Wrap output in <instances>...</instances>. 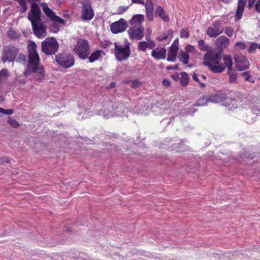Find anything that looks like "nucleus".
Returning <instances> with one entry per match:
<instances>
[{
    "mask_svg": "<svg viewBox=\"0 0 260 260\" xmlns=\"http://www.w3.org/2000/svg\"><path fill=\"white\" fill-rule=\"evenodd\" d=\"M41 10L39 6L32 3L27 18L31 22L34 34L39 38L47 36L46 27L41 19Z\"/></svg>",
    "mask_w": 260,
    "mask_h": 260,
    "instance_id": "f257e3e1",
    "label": "nucleus"
},
{
    "mask_svg": "<svg viewBox=\"0 0 260 260\" xmlns=\"http://www.w3.org/2000/svg\"><path fill=\"white\" fill-rule=\"evenodd\" d=\"M28 51V68L35 73L34 77L38 81L44 79V74L43 68L40 64V58L37 52V45L32 41H29L27 45Z\"/></svg>",
    "mask_w": 260,
    "mask_h": 260,
    "instance_id": "f03ea898",
    "label": "nucleus"
},
{
    "mask_svg": "<svg viewBox=\"0 0 260 260\" xmlns=\"http://www.w3.org/2000/svg\"><path fill=\"white\" fill-rule=\"evenodd\" d=\"M203 64L208 67L214 73H220L225 70L224 64L220 63L221 56L219 53L213 50L204 55Z\"/></svg>",
    "mask_w": 260,
    "mask_h": 260,
    "instance_id": "7ed1b4c3",
    "label": "nucleus"
},
{
    "mask_svg": "<svg viewBox=\"0 0 260 260\" xmlns=\"http://www.w3.org/2000/svg\"><path fill=\"white\" fill-rule=\"evenodd\" d=\"M58 48V43L54 38L48 37L41 43L42 51L46 55L55 54Z\"/></svg>",
    "mask_w": 260,
    "mask_h": 260,
    "instance_id": "20e7f679",
    "label": "nucleus"
},
{
    "mask_svg": "<svg viewBox=\"0 0 260 260\" xmlns=\"http://www.w3.org/2000/svg\"><path fill=\"white\" fill-rule=\"evenodd\" d=\"M114 53L117 60L122 61L126 60L129 56L130 49L128 42L125 41L124 45L114 43Z\"/></svg>",
    "mask_w": 260,
    "mask_h": 260,
    "instance_id": "39448f33",
    "label": "nucleus"
},
{
    "mask_svg": "<svg viewBox=\"0 0 260 260\" xmlns=\"http://www.w3.org/2000/svg\"><path fill=\"white\" fill-rule=\"evenodd\" d=\"M74 50L77 55L82 59H85L89 54V46L87 41L79 40L75 46Z\"/></svg>",
    "mask_w": 260,
    "mask_h": 260,
    "instance_id": "423d86ee",
    "label": "nucleus"
},
{
    "mask_svg": "<svg viewBox=\"0 0 260 260\" xmlns=\"http://www.w3.org/2000/svg\"><path fill=\"white\" fill-rule=\"evenodd\" d=\"M55 60L58 64L66 68H70L74 64L73 56L66 54H59L56 55Z\"/></svg>",
    "mask_w": 260,
    "mask_h": 260,
    "instance_id": "0eeeda50",
    "label": "nucleus"
},
{
    "mask_svg": "<svg viewBox=\"0 0 260 260\" xmlns=\"http://www.w3.org/2000/svg\"><path fill=\"white\" fill-rule=\"evenodd\" d=\"M223 30L224 27L219 21H217L212 22L211 26L207 28L206 33L210 38H216L221 34Z\"/></svg>",
    "mask_w": 260,
    "mask_h": 260,
    "instance_id": "6e6552de",
    "label": "nucleus"
},
{
    "mask_svg": "<svg viewBox=\"0 0 260 260\" xmlns=\"http://www.w3.org/2000/svg\"><path fill=\"white\" fill-rule=\"evenodd\" d=\"M17 54V50L13 47H5L3 49L2 60L3 63L7 61L9 62L13 61Z\"/></svg>",
    "mask_w": 260,
    "mask_h": 260,
    "instance_id": "1a4fd4ad",
    "label": "nucleus"
},
{
    "mask_svg": "<svg viewBox=\"0 0 260 260\" xmlns=\"http://www.w3.org/2000/svg\"><path fill=\"white\" fill-rule=\"evenodd\" d=\"M127 26V23L124 19H120L111 24L110 29L114 34H117L124 31Z\"/></svg>",
    "mask_w": 260,
    "mask_h": 260,
    "instance_id": "9d476101",
    "label": "nucleus"
},
{
    "mask_svg": "<svg viewBox=\"0 0 260 260\" xmlns=\"http://www.w3.org/2000/svg\"><path fill=\"white\" fill-rule=\"evenodd\" d=\"M234 58L238 70L243 71L248 68L249 63L246 57L242 55H236Z\"/></svg>",
    "mask_w": 260,
    "mask_h": 260,
    "instance_id": "9b49d317",
    "label": "nucleus"
},
{
    "mask_svg": "<svg viewBox=\"0 0 260 260\" xmlns=\"http://www.w3.org/2000/svg\"><path fill=\"white\" fill-rule=\"evenodd\" d=\"M41 5L44 13L52 21L61 24H63L64 23V21L63 19L55 15L54 13L48 8L46 3H42Z\"/></svg>",
    "mask_w": 260,
    "mask_h": 260,
    "instance_id": "f8f14e48",
    "label": "nucleus"
},
{
    "mask_svg": "<svg viewBox=\"0 0 260 260\" xmlns=\"http://www.w3.org/2000/svg\"><path fill=\"white\" fill-rule=\"evenodd\" d=\"M127 32L129 37L132 39L141 40L144 36V28L142 27H132Z\"/></svg>",
    "mask_w": 260,
    "mask_h": 260,
    "instance_id": "ddd939ff",
    "label": "nucleus"
},
{
    "mask_svg": "<svg viewBox=\"0 0 260 260\" xmlns=\"http://www.w3.org/2000/svg\"><path fill=\"white\" fill-rule=\"evenodd\" d=\"M82 18L85 20L91 19L94 15L91 5L88 4H84L82 6Z\"/></svg>",
    "mask_w": 260,
    "mask_h": 260,
    "instance_id": "4468645a",
    "label": "nucleus"
},
{
    "mask_svg": "<svg viewBox=\"0 0 260 260\" xmlns=\"http://www.w3.org/2000/svg\"><path fill=\"white\" fill-rule=\"evenodd\" d=\"M166 49L165 47H158L152 50L151 55L155 59H164L166 56Z\"/></svg>",
    "mask_w": 260,
    "mask_h": 260,
    "instance_id": "2eb2a0df",
    "label": "nucleus"
},
{
    "mask_svg": "<svg viewBox=\"0 0 260 260\" xmlns=\"http://www.w3.org/2000/svg\"><path fill=\"white\" fill-rule=\"evenodd\" d=\"M215 44L220 51H222L229 46L230 44V40L225 36H221L215 40Z\"/></svg>",
    "mask_w": 260,
    "mask_h": 260,
    "instance_id": "dca6fc26",
    "label": "nucleus"
},
{
    "mask_svg": "<svg viewBox=\"0 0 260 260\" xmlns=\"http://www.w3.org/2000/svg\"><path fill=\"white\" fill-rule=\"evenodd\" d=\"M155 47V43L151 40L148 39L147 42H140L138 45V49L142 51H146L147 48L152 49Z\"/></svg>",
    "mask_w": 260,
    "mask_h": 260,
    "instance_id": "f3484780",
    "label": "nucleus"
},
{
    "mask_svg": "<svg viewBox=\"0 0 260 260\" xmlns=\"http://www.w3.org/2000/svg\"><path fill=\"white\" fill-rule=\"evenodd\" d=\"M145 5L147 18L149 21H152L153 19L154 7L151 1L146 0Z\"/></svg>",
    "mask_w": 260,
    "mask_h": 260,
    "instance_id": "a211bd4d",
    "label": "nucleus"
},
{
    "mask_svg": "<svg viewBox=\"0 0 260 260\" xmlns=\"http://www.w3.org/2000/svg\"><path fill=\"white\" fill-rule=\"evenodd\" d=\"M144 20V16L143 15L139 14L135 15L130 20L129 23L132 27H142L141 24Z\"/></svg>",
    "mask_w": 260,
    "mask_h": 260,
    "instance_id": "6ab92c4d",
    "label": "nucleus"
},
{
    "mask_svg": "<svg viewBox=\"0 0 260 260\" xmlns=\"http://www.w3.org/2000/svg\"><path fill=\"white\" fill-rule=\"evenodd\" d=\"M177 51L178 47L176 45H172L168 53L167 60L169 61H174L176 58Z\"/></svg>",
    "mask_w": 260,
    "mask_h": 260,
    "instance_id": "aec40b11",
    "label": "nucleus"
},
{
    "mask_svg": "<svg viewBox=\"0 0 260 260\" xmlns=\"http://www.w3.org/2000/svg\"><path fill=\"white\" fill-rule=\"evenodd\" d=\"M245 4L246 1L245 0H239L238 6L236 11V16L238 19L241 18Z\"/></svg>",
    "mask_w": 260,
    "mask_h": 260,
    "instance_id": "412c9836",
    "label": "nucleus"
},
{
    "mask_svg": "<svg viewBox=\"0 0 260 260\" xmlns=\"http://www.w3.org/2000/svg\"><path fill=\"white\" fill-rule=\"evenodd\" d=\"M155 14L158 15L164 21H169V16L165 14L163 8L161 6H158L155 10Z\"/></svg>",
    "mask_w": 260,
    "mask_h": 260,
    "instance_id": "4be33fe9",
    "label": "nucleus"
},
{
    "mask_svg": "<svg viewBox=\"0 0 260 260\" xmlns=\"http://www.w3.org/2000/svg\"><path fill=\"white\" fill-rule=\"evenodd\" d=\"M228 75L229 76V82L230 83L233 84L237 82L238 75L235 70L228 71Z\"/></svg>",
    "mask_w": 260,
    "mask_h": 260,
    "instance_id": "5701e85b",
    "label": "nucleus"
},
{
    "mask_svg": "<svg viewBox=\"0 0 260 260\" xmlns=\"http://www.w3.org/2000/svg\"><path fill=\"white\" fill-rule=\"evenodd\" d=\"M224 63L227 67L228 71L232 70L233 66V60L231 56L229 55H225L223 57Z\"/></svg>",
    "mask_w": 260,
    "mask_h": 260,
    "instance_id": "b1692460",
    "label": "nucleus"
},
{
    "mask_svg": "<svg viewBox=\"0 0 260 260\" xmlns=\"http://www.w3.org/2000/svg\"><path fill=\"white\" fill-rule=\"evenodd\" d=\"M198 45L202 51L208 52L213 50L210 46L208 45L203 40H200L198 41Z\"/></svg>",
    "mask_w": 260,
    "mask_h": 260,
    "instance_id": "393cba45",
    "label": "nucleus"
},
{
    "mask_svg": "<svg viewBox=\"0 0 260 260\" xmlns=\"http://www.w3.org/2000/svg\"><path fill=\"white\" fill-rule=\"evenodd\" d=\"M102 53V51L100 50H98L93 52L88 57L89 61L90 62H93L98 60L101 56Z\"/></svg>",
    "mask_w": 260,
    "mask_h": 260,
    "instance_id": "a878e982",
    "label": "nucleus"
},
{
    "mask_svg": "<svg viewBox=\"0 0 260 260\" xmlns=\"http://www.w3.org/2000/svg\"><path fill=\"white\" fill-rule=\"evenodd\" d=\"M179 58L180 61L184 64H187L188 62L189 55L186 52L181 51Z\"/></svg>",
    "mask_w": 260,
    "mask_h": 260,
    "instance_id": "bb28decb",
    "label": "nucleus"
},
{
    "mask_svg": "<svg viewBox=\"0 0 260 260\" xmlns=\"http://www.w3.org/2000/svg\"><path fill=\"white\" fill-rule=\"evenodd\" d=\"M181 77L180 79V84L183 86H185L188 84V77L186 73L181 72L180 73Z\"/></svg>",
    "mask_w": 260,
    "mask_h": 260,
    "instance_id": "cd10ccee",
    "label": "nucleus"
},
{
    "mask_svg": "<svg viewBox=\"0 0 260 260\" xmlns=\"http://www.w3.org/2000/svg\"><path fill=\"white\" fill-rule=\"evenodd\" d=\"M8 36L13 39H16L19 38V35L14 30L10 29L7 32Z\"/></svg>",
    "mask_w": 260,
    "mask_h": 260,
    "instance_id": "c85d7f7f",
    "label": "nucleus"
},
{
    "mask_svg": "<svg viewBox=\"0 0 260 260\" xmlns=\"http://www.w3.org/2000/svg\"><path fill=\"white\" fill-rule=\"evenodd\" d=\"M7 122L12 127L14 128H17L19 126V123L15 119L11 117L8 118Z\"/></svg>",
    "mask_w": 260,
    "mask_h": 260,
    "instance_id": "c756f323",
    "label": "nucleus"
},
{
    "mask_svg": "<svg viewBox=\"0 0 260 260\" xmlns=\"http://www.w3.org/2000/svg\"><path fill=\"white\" fill-rule=\"evenodd\" d=\"M9 73L7 69H4L0 71V80L7 79Z\"/></svg>",
    "mask_w": 260,
    "mask_h": 260,
    "instance_id": "7c9ffc66",
    "label": "nucleus"
},
{
    "mask_svg": "<svg viewBox=\"0 0 260 260\" xmlns=\"http://www.w3.org/2000/svg\"><path fill=\"white\" fill-rule=\"evenodd\" d=\"M185 51L187 54L188 53H192L193 54L197 53V51L196 50L195 47L193 46L188 45L186 46Z\"/></svg>",
    "mask_w": 260,
    "mask_h": 260,
    "instance_id": "2f4dec72",
    "label": "nucleus"
},
{
    "mask_svg": "<svg viewBox=\"0 0 260 260\" xmlns=\"http://www.w3.org/2000/svg\"><path fill=\"white\" fill-rule=\"evenodd\" d=\"M224 33L228 37H232V36L234 34V30L232 27L227 26L225 28H224Z\"/></svg>",
    "mask_w": 260,
    "mask_h": 260,
    "instance_id": "473e14b6",
    "label": "nucleus"
},
{
    "mask_svg": "<svg viewBox=\"0 0 260 260\" xmlns=\"http://www.w3.org/2000/svg\"><path fill=\"white\" fill-rule=\"evenodd\" d=\"M208 100L206 98H202L199 99L197 101V105L199 106H204L207 104Z\"/></svg>",
    "mask_w": 260,
    "mask_h": 260,
    "instance_id": "72a5a7b5",
    "label": "nucleus"
},
{
    "mask_svg": "<svg viewBox=\"0 0 260 260\" xmlns=\"http://www.w3.org/2000/svg\"><path fill=\"white\" fill-rule=\"evenodd\" d=\"M173 31L170 30V31H168V34H162V35H160L158 37V40L159 41L164 40L166 39L169 37V35L172 36V34H173Z\"/></svg>",
    "mask_w": 260,
    "mask_h": 260,
    "instance_id": "f704fd0d",
    "label": "nucleus"
},
{
    "mask_svg": "<svg viewBox=\"0 0 260 260\" xmlns=\"http://www.w3.org/2000/svg\"><path fill=\"white\" fill-rule=\"evenodd\" d=\"M0 113L6 115H12L14 113L13 109H5L3 108H0Z\"/></svg>",
    "mask_w": 260,
    "mask_h": 260,
    "instance_id": "c9c22d12",
    "label": "nucleus"
},
{
    "mask_svg": "<svg viewBox=\"0 0 260 260\" xmlns=\"http://www.w3.org/2000/svg\"><path fill=\"white\" fill-rule=\"evenodd\" d=\"M256 48H258V44L256 43L253 42L250 44L248 49V51L249 52H254V50Z\"/></svg>",
    "mask_w": 260,
    "mask_h": 260,
    "instance_id": "e433bc0d",
    "label": "nucleus"
},
{
    "mask_svg": "<svg viewBox=\"0 0 260 260\" xmlns=\"http://www.w3.org/2000/svg\"><path fill=\"white\" fill-rule=\"evenodd\" d=\"M180 36L181 37L186 38H188V36H189V33H188V31L187 30V29H183L181 30Z\"/></svg>",
    "mask_w": 260,
    "mask_h": 260,
    "instance_id": "4c0bfd02",
    "label": "nucleus"
},
{
    "mask_svg": "<svg viewBox=\"0 0 260 260\" xmlns=\"http://www.w3.org/2000/svg\"><path fill=\"white\" fill-rule=\"evenodd\" d=\"M242 76L244 78L245 80L249 81L251 79V76L249 72H245L242 74Z\"/></svg>",
    "mask_w": 260,
    "mask_h": 260,
    "instance_id": "58836bf2",
    "label": "nucleus"
},
{
    "mask_svg": "<svg viewBox=\"0 0 260 260\" xmlns=\"http://www.w3.org/2000/svg\"><path fill=\"white\" fill-rule=\"evenodd\" d=\"M235 46L238 47L239 49H242V50L245 49L246 47L245 44L242 42H237L235 44Z\"/></svg>",
    "mask_w": 260,
    "mask_h": 260,
    "instance_id": "ea45409f",
    "label": "nucleus"
},
{
    "mask_svg": "<svg viewBox=\"0 0 260 260\" xmlns=\"http://www.w3.org/2000/svg\"><path fill=\"white\" fill-rule=\"evenodd\" d=\"M128 8V6L119 7L118 9L117 10V13L118 14H121V13H122L126 10H127Z\"/></svg>",
    "mask_w": 260,
    "mask_h": 260,
    "instance_id": "a19ab883",
    "label": "nucleus"
},
{
    "mask_svg": "<svg viewBox=\"0 0 260 260\" xmlns=\"http://www.w3.org/2000/svg\"><path fill=\"white\" fill-rule=\"evenodd\" d=\"M25 56L22 54H19L17 59V61L18 62H21V61H25Z\"/></svg>",
    "mask_w": 260,
    "mask_h": 260,
    "instance_id": "79ce46f5",
    "label": "nucleus"
},
{
    "mask_svg": "<svg viewBox=\"0 0 260 260\" xmlns=\"http://www.w3.org/2000/svg\"><path fill=\"white\" fill-rule=\"evenodd\" d=\"M178 70L179 69V66L178 64H176L174 66H168L167 67V70Z\"/></svg>",
    "mask_w": 260,
    "mask_h": 260,
    "instance_id": "37998d69",
    "label": "nucleus"
},
{
    "mask_svg": "<svg viewBox=\"0 0 260 260\" xmlns=\"http://www.w3.org/2000/svg\"><path fill=\"white\" fill-rule=\"evenodd\" d=\"M256 11L260 13V0L258 1L255 4Z\"/></svg>",
    "mask_w": 260,
    "mask_h": 260,
    "instance_id": "c03bdc74",
    "label": "nucleus"
},
{
    "mask_svg": "<svg viewBox=\"0 0 260 260\" xmlns=\"http://www.w3.org/2000/svg\"><path fill=\"white\" fill-rule=\"evenodd\" d=\"M132 3H136L144 5V0H132Z\"/></svg>",
    "mask_w": 260,
    "mask_h": 260,
    "instance_id": "a18cd8bd",
    "label": "nucleus"
},
{
    "mask_svg": "<svg viewBox=\"0 0 260 260\" xmlns=\"http://www.w3.org/2000/svg\"><path fill=\"white\" fill-rule=\"evenodd\" d=\"M162 85L166 87H168L170 85V81L166 79L162 81Z\"/></svg>",
    "mask_w": 260,
    "mask_h": 260,
    "instance_id": "49530a36",
    "label": "nucleus"
},
{
    "mask_svg": "<svg viewBox=\"0 0 260 260\" xmlns=\"http://www.w3.org/2000/svg\"><path fill=\"white\" fill-rule=\"evenodd\" d=\"M27 9V5H24L23 6H21V9H20V11L21 13H23L25 12Z\"/></svg>",
    "mask_w": 260,
    "mask_h": 260,
    "instance_id": "de8ad7c7",
    "label": "nucleus"
},
{
    "mask_svg": "<svg viewBox=\"0 0 260 260\" xmlns=\"http://www.w3.org/2000/svg\"><path fill=\"white\" fill-rule=\"evenodd\" d=\"M21 6L26 5L25 0H17Z\"/></svg>",
    "mask_w": 260,
    "mask_h": 260,
    "instance_id": "09e8293b",
    "label": "nucleus"
},
{
    "mask_svg": "<svg viewBox=\"0 0 260 260\" xmlns=\"http://www.w3.org/2000/svg\"><path fill=\"white\" fill-rule=\"evenodd\" d=\"M111 43H110V42L109 41H105L104 42H103L102 43V46L104 47H106L107 46H108L110 44H111Z\"/></svg>",
    "mask_w": 260,
    "mask_h": 260,
    "instance_id": "8fccbe9b",
    "label": "nucleus"
},
{
    "mask_svg": "<svg viewBox=\"0 0 260 260\" xmlns=\"http://www.w3.org/2000/svg\"><path fill=\"white\" fill-rule=\"evenodd\" d=\"M17 80L20 83H22L23 84H25L26 82V79H24L18 78V79H17Z\"/></svg>",
    "mask_w": 260,
    "mask_h": 260,
    "instance_id": "3c124183",
    "label": "nucleus"
},
{
    "mask_svg": "<svg viewBox=\"0 0 260 260\" xmlns=\"http://www.w3.org/2000/svg\"><path fill=\"white\" fill-rule=\"evenodd\" d=\"M115 85H116L115 82H112L110 83V85L109 86H108L107 88L108 89L113 88L115 86Z\"/></svg>",
    "mask_w": 260,
    "mask_h": 260,
    "instance_id": "603ef678",
    "label": "nucleus"
},
{
    "mask_svg": "<svg viewBox=\"0 0 260 260\" xmlns=\"http://www.w3.org/2000/svg\"><path fill=\"white\" fill-rule=\"evenodd\" d=\"M192 79L194 80V81H196L197 82H199V79L197 77V75L195 73H194L193 75H192Z\"/></svg>",
    "mask_w": 260,
    "mask_h": 260,
    "instance_id": "864d4df0",
    "label": "nucleus"
},
{
    "mask_svg": "<svg viewBox=\"0 0 260 260\" xmlns=\"http://www.w3.org/2000/svg\"><path fill=\"white\" fill-rule=\"evenodd\" d=\"M255 0H248V5L249 7H251V6L253 4Z\"/></svg>",
    "mask_w": 260,
    "mask_h": 260,
    "instance_id": "5fc2aeb1",
    "label": "nucleus"
},
{
    "mask_svg": "<svg viewBox=\"0 0 260 260\" xmlns=\"http://www.w3.org/2000/svg\"><path fill=\"white\" fill-rule=\"evenodd\" d=\"M23 74L25 76H28L30 75V72L29 71H28V70H26V71H24Z\"/></svg>",
    "mask_w": 260,
    "mask_h": 260,
    "instance_id": "6e6d98bb",
    "label": "nucleus"
},
{
    "mask_svg": "<svg viewBox=\"0 0 260 260\" xmlns=\"http://www.w3.org/2000/svg\"><path fill=\"white\" fill-rule=\"evenodd\" d=\"M132 84H133V86H134V87H135V86H138V84H139V82H138V81H134L133 82V83H132Z\"/></svg>",
    "mask_w": 260,
    "mask_h": 260,
    "instance_id": "4d7b16f0",
    "label": "nucleus"
},
{
    "mask_svg": "<svg viewBox=\"0 0 260 260\" xmlns=\"http://www.w3.org/2000/svg\"><path fill=\"white\" fill-rule=\"evenodd\" d=\"M200 86L201 87H205V84H204L200 83Z\"/></svg>",
    "mask_w": 260,
    "mask_h": 260,
    "instance_id": "13d9d810",
    "label": "nucleus"
},
{
    "mask_svg": "<svg viewBox=\"0 0 260 260\" xmlns=\"http://www.w3.org/2000/svg\"><path fill=\"white\" fill-rule=\"evenodd\" d=\"M211 101L212 102H217V100L215 101V100H214V99H212V100H211Z\"/></svg>",
    "mask_w": 260,
    "mask_h": 260,
    "instance_id": "bf43d9fd",
    "label": "nucleus"
},
{
    "mask_svg": "<svg viewBox=\"0 0 260 260\" xmlns=\"http://www.w3.org/2000/svg\"><path fill=\"white\" fill-rule=\"evenodd\" d=\"M222 2H224V3H227L228 2L229 0H221Z\"/></svg>",
    "mask_w": 260,
    "mask_h": 260,
    "instance_id": "052dcab7",
    "label": "nucleus"
},
{
    "mask_svg": "<svg viewBox=\"0 0 260 260\" xmlns=\"http://www.w3.org/2000/svg\"><path fill=\"white\" fill-rule=\"evenodd\" d=\"M258 48L260 49V44L259 45L258 44Z\"/></svg>",
    "mask_w": 260,
    "mask_h": 260,
    "instance_id": "680f3d73",
    "label": "nucleus"
},
{
    "mask_svg": "<svg viewBox=\"0 0 260 260\" xmlns=\"http://www.w3.org/2000/svg\"><path fill=\"white\" fill-rule=\"evenodd\" d=\"M188 67L190 68L191 66V65H188Z\"/></svg>",
    "mask_w": 260,
    "mask_h": 260,
    "instance_id": "e2e57ef3",
    "label": "nucleus"
},
{
    "mask_svg": "<svg viewBox=\"0 0 260 260\" xmlns=\"http://www.w3.org/2000/svg\"><path fill=\"white\" fill-rule=\"evenodd\" d=\"M214 98L215 99H216L217 97L216 96H214Z\"/></svg>",
    "mask_w": 260,
    "mask_h": 260,
    "instance_id": "0e129e2a",
    "label": "nucleus"
},
{
    "mask_svg": "<svg viewBox=\"0 0 260 260\" xmlns=\"http://www.w3.org/2000/svg\"><path fill=\"white\" fill-rule=\"evenodd\" d=\"M202 77H203V78H205V76H204V75Z\"/></svg>",
    "mask_w": 260,
    "mask_h": 260,
    "instance_id": "69168bd1",
    "label": "nucleus"
},
{
    "mask_svg": "<svg viewBox=\"0 0 260 260\" xmlns=\"http://www.w3.org/2000/svg\"><path fill=\"white\" fill-rule=\"evenodd\" d=\"M0 101H3V99H2V100H0Z\"/></svg>",
    "mask_w": 260,
    "mask_h": 260,
    "instance_id": "338daca9",
    "label": "nucleus"
},
{
    "mask_svg": "<svg viewBox=\"0 0 260 260\" xmlns=\"http://www.w3.org/2000/svg\"><path fill=\"white\" fill-rule=\"evenodd\" d=\"M127 1H128V0H127Z\"/></svg>",
    "mask_w": 260,
    "mask_h": 260,
    "instance_id": "774afa93",
    "label": "nucleus"
}]
</instances>
